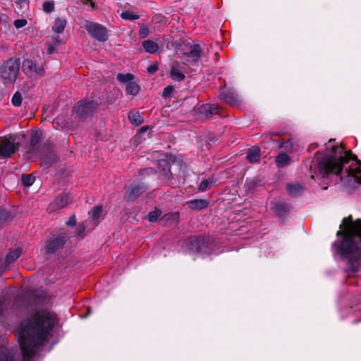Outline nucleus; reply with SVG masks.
Returning <instances> with one entry per match:
<instances>
[{
    "instance_id": "nucleus-5",
    "label": "nucleus",
    "mask_w": 361,
    "mask_h": 361,
    "mask_svg": "<svg viewBox=\"0 0 361 361\" xmlns=\"http://www.w3.org/2000/svg\"><path fill=\"white\" fill-rule=\"evenodd\" d=\"M202 49L200 44H188L185 45L183 52L180 53V59L185 65L196 63L202 56Z\"/></svg>"
},
{
    "instance_id": "nucleus-34",
    "label": "nucleus",
    "mask_w": 361,
    "mask_h": 361,
    "mask_svg": "<svg viewBox=\"0 0 361 361\" xmlns=\"http://www.w3.org/2000/svg\"><path fill=\"white\" fill-rule=\"evenodd\" d=\"M42 7L44 12L50 13L54 9V4L53 1H45Z\"/></svg>"
},
{
    "instance_id": "nucleus-23",
    "label": "nucleus",
    "mask_w": 361,
    "mask_h": 361,
    "mask_svg": "<svg viewBox=\"0 0 361 361\" xmlns=\"http://www.w3.org/2000/svg\"><path fill=\"white\" fill-rule=\"evenodd\" d=\"M286 190L290 195L296 196L303 191L304 188L300 184L295 183L288 185Z\"/></svg>"
},
{
    "instance_id": "nucleus-41",
    "label": "nucleus",
    "mask_w": 361,
    "mask_h": 361,
    "mask_svg": "<svg viewBox=\"0 0 361 361\" xmlns=\"http://www.w3.org/2000/svg\"><path fill=\"white\" fill-rule=\"evenodd\" d=\"M40 138V135L39 133L36 132L35 133L32 134L31 139H30V143L32 145H36Z\"/></svg>"
},
{
    "instance_id": "nucleus-11",
    "label": "nucleus",
    "mask_w": 361,
    "mask_h": 361,
    "mask_svg": "<svg viewBox=\"0 0 361 361\" xmlns=\"http://www.w3.org/2000/svg\"><path fill=\"white\" fill-rule=\"evenodd\" d=\"M73 202L72 196L68 193H62L58 195L55 200L49 204L48 210L50 212L64 208Z\"/></svg>"
},
{
    "instance_id": "nucleus-26",
    "label": "nucleus",
    "mask_w": 361,
    "mask_h": 361,
    "mask_svg": "<svg viewBox=\"0 0 361 361\" xmlns=\"http://www.w3.org/2000/svg\"><path fill=\"white\" fill-rule=\"evenodd\" d=\"M102 214V208L99 206L94 207L90 212V218L92 221L97 222Z\"/></svg>"
},
{
    "instance_id": "nucleus-44",
    "label": "nucleus",
    "mask_w": 361,
    "mask_h": 361,
    "mask_svg": "<svg viewBox=\"0 0 361 361\" xmlns=\"http://www.w3.org/2000/svg\"><path fill=\"white\" fill-rule=\"evenodd\" d=\"M68 226H75L76 224V219L75 216H71L66 222Z\"/></svg>"
},
{
    "instance_id": "nucleus-4",
    "label": "nucleus",
    "mask_w": 361,
    "mask_h": 361,
    "mask_svg": "<svg viewBox=\"0 0 361 361\" xmlns=\"http://www.w3.org/2000/svg\"><path fill=\"white\" fill-rule=\"evenodd\" d=\"M21 63L20 59L11 57L0 63V78L4 84H13L18 78Z\"/></svg>"
},
{
    "instance_id": "nucleus-9",
    "label": "nucleus",
    "mask_w": 361,
    "mask_h": 361,
    "mask_svg": "<svg viewBox=\"0 0 361 361\" xmlns=\"http://www.w3.org/2000/svg\"><path fill=\"white\" fill-rule=\"evenodd\" d=\"M134 75L130 73H118L117 80L122 83L126 84V92L129 94L135 95L139 92L138 85L133 81Z\"/></svg>"
},
{
    "instance_id": "nucleus-16",
    "label": "nucleus",
    "mask_w": 361,
    "mask_h": 361,
    "mask_svg": "<svg viewBox=\"0 0 361 361\" xmlns=\"http://www.w3.org/2000/svg\"><path fill=\"white\" fill-rule=\"evenodd\" d=\"M188 207L195 210H200L209 206V202L203 199L191 200L187 202Z\"/></svg>"
},
{
    "instance_id": "nucleus-22",
    "label": "nucleus",
    "mask_w": 361,
    "mask_h": 361,
    "mask_svg": "<svg viewBox=\"0 0 361 361\" xmlns=\"http://www.w3.org/2000/svg\"><path fill=\"white\" fill-rule=\"evenodd\" d=\"M276 163L279 167H284L290 163V158L286 154L281 153L276 157Z\"/></svg>"
},
{
    "instance_id": "nucleus-20",
    "label": "nucleus",
    "mask_w": 361,
    "mask_h": 361,
    "mask_svg": "<svg viewBox=\"0 0 361 361\" xmlns=\"http://www.w3.org/2000/svg\"><path fill=\"white\" fill-rule=\"evenodd\" d=\"M142 47L147 52L150 54H154L159 49L158 44L149 39L144 41L142 42Z\"/></svg>"
},
{
    "instance_id": "nucleus-45",
    "label": "nucleus",
    "mask_w": 361,
    "mask_h": 361,
    "mask_svg": "<svg viewBox=\"0 0 361 361\" xmlns=\"http://www.w3.org/2000/svg\"><path fill=\"white\" fill-rule=\"evenodd\" d=\"M148 34V29L147 27H142L140 29V35L142 37H145Z\"/></svg>"
},
{
    "instance_id": "nucleus-2",
    "label": "nucleus",
    "mask_w": 361,
    "mask_h": 361,
    "mask_svg": "<svg viewBox=\"0 0 361 361\" xmlns=\"http://www.w3.org/2000/svg\"><path fill=\"white\" fill-rule=\"evenodd\" d=\"M361 161L350 151H344L342 146L334 145L330 140L326 145L324 156L318 157L317 170L322 177L330 173L341 176L349 187L361 184Z\"/></svg>"
},
{
    "instance_id": "nucleus-25",
    "label": "nucleus",
    "mask_w": 361,
    "mask_h": 361,
    "mask_svg": "<svg viewBox=\"0 0 361 361\" xmlns=\"http://www.w3.org/2000/svg\"><path fill=\"white\" fill-rule=\"evenodd\" d=\"M218 111V108L214 105L207 104L201 106V112L204 113L207 117L217 114Z\"/></svg>"
},
{
    "instance_id": "nucleus-32",
    "label": "nucleus",
    "mask_w": 361,
    "mask_h": 361,
    "mask_svg": "<svg viewBox=\"0 0 361 361\" xmlns=\"http://www.w3.org/2000/svg\"><path fill=\"white\" fill-rule=\"evenodd\" d=\"M283 147L288 152H293L298 150L297 146L295 145L290 140H287Z\"/></svg>"
},
{
    "instance_id": "nucleus-42",
    "label": "nucleus",
    "mask_w": 361,
    "mask_h": 361,
    "mask_svg": "<svg viewBox=\"0 0 361 361\" xmlns=\"http://www.w3.org/2000/svg\"><path fill=\"white\" fill-rule=\"evenodd\" d=\"M86 229V226L84 224H80L77 227V233L78 236H82Z\"/></svg>"
},
{
    "instance_id": "nucleus-13",
    "label": "nucleus",
    "mask_w": 361,
    "mask_h": 361,
    "mask_svg": "<svg viewBox=\"0 0 361 361\" xmlns=\"http://www.w3.org/2000/svg\"><path fill=\"white\" fill-rule=\"evenodd\" d=\"M66 242V236L63 235H53L48 241L46 247L47 252L53 253L57 250L63 247Z\"/></svg>"
},
{
    "instance_id": "nucleus-37",
    "label": "nucleus",
    "mask_w": 361,
    "mask_h": 361,
    "mask_svg": "<svg viewBox=\"0 0 361 361\" xmlns=\"http://www.w3.org/2000/svg\"><path fill=\"white\" fill-rule=\"evenodd\" d=\"M173 92V87L172 85H168L166 87L162 92V97L164 98H168L171 96L172 92Z\"/></svg>"
},
{
    "instance_id": "nucleus-43",
    "label": "nucleus",
    "mask_w": 361,
    "mask_h": 361,
    "mask_svg": "<svg viewBox=\"0 0 361 361\" xmlns=\"http://www.w3.org/2000/svg\"><path fill=\"white\" fill-rule=\"evenodd\" d=\"M157 70H158V66H157V65H156V64L150 65V66L147 68V71H148V73H149L150 74H154V73Z\"/></svg>"
},
{
    "instance_id": "nucleus-46",
    "label": "nucleus",
    "mask_w": 361,
    "mask_h": 361,
    "mask_svg": "<svg viewBox=\"0 0 361 361\" xmlns=\"http://www.w3.org/2000/svg\"><path fill=\"white\" fill-rule=\"evenodd\" d=\"M47 51L49 54H53L54 53V47L53 45L49 44L47 47Z\"/></svg>"
},
{
    "instance_id": "nucleus-35",
    "label": "nucleus",
    "mask_w": 361,
    "mask_h": 361,
    "mask_svg": "<svg viewBox=\"0 0 361 361\" xmlns=\"http://www.w3.org/2000/svg\"><path fill=\"white\" fill-rule=\"evenodd\" d=\"M56 161V158L54 155L46 157L43 161V164L46 167H50Z\"/></svg>"
},
{
    "instance_id": "nucleus-1",
    "label": "nucleus",
    "mask_w": 361,
    "mask_h": 361,
    "mask_svg": "<svg viewBox=\"0 0 361 361\" xmlns=\"http://www.w3.org/2000/svg\"><path fill=\"white\" fill-rule=\"evenodd\" d=\"M57 315L47 310L37 311L22 322L18 329L23 361H30L49 342L58 322Z\"/></svg>"
},
{
    "instance_id": "nucleus-7",
    "label": "nucleus",
    "mask_w": 361,
    "mask_h": 361,
    "mask_svg": "<svg viewBox=\"0 0 361 361\" xmlns=\"http://www.w3.org/2000/svg\"><path fill=\"white\" fill-rule=\"evenodd\" d=\"M97 104L93 101H80L74 107V114L81 118L90 116L97 109Z\"/></svg>"
},
{
    "instance_id": "nucleus-15",
    "label": "nucleus",
    "mask_w": 361,
    "mask_h": 361,
    "mask_svg": "<svg viewBox=\"0 0 361 361\" xmlns=\"http://www.w3.org/2000/svg\"><path fill=\"white\" fill-rule=\"evenodd\" d=\"M22 67L25 74L31 75L36 73L37 75H42L44 72V69L42 66H37L36 63L28 59L23 61Z\"/></svg>"
},
{
    "instance_id": "nucleus-24",
    "label": "nucleus",
    "mask_w": 361,
    "mask_h": 361,
    "mask_svg": "<svg viewBox=\"0 0 361 361\" xmlns=\"http://www.w3.org/2000/svg\"><path fill=\"white\" fill-rule=\"evenodd\" d=\"M128 118L130 122L135 126H139L143 122V118L140 116V113L136 111H130L128 113Z\"/></svg>"
},
{
    "instance_id": "nucleus-33",
    "label": "nucleus",
    "mask_w": 361,
    "mask_h": 361,
    "mask_svg": "<svg viewBox=\"0 0 361 361\" xmlns=\"http://www.w3.org/2000/svg\"><path fill=\"white\" fill-rule=\"evenodd\" d=\"M160 214H161V212L159 211H157V210L151 212L148 214L147 219L150 222H154V221H156L158 219V218L159 217Z\"/></svg>"
},
{
    "instance_id": "nucleus-19",
    "label": "nucleus",
    "mask_w": 361,
    "mask_h": 361,
    "mask_svg": "<svg viewBox=\"0 0 361 361\" xmlns=\"http://www.w3.org/2000/svg\"><path fill=\"white\" fill-rule=\"evenodd\" d=\"M170 75L173 80L183 81L185 76L177 66H172L170 71Z\"/></svg>"
},
{
    "instance_id": "nucleus-17",
    "label": "nucleus",
    "mask_w": 361,
    "mask_h": 361,
    "mask_svg": "<svg viewBox=\"0 0 361 361\" xmlns=\"http://www.w3.org/2000/svg\"><path fill=\"white\" fill-rule=\"evenodd\" d=\"M260 157V150L258 147H252L247 152L246 159L250 163H256Z\"/></svg>"
},
{
    "instance_id": "nucleus-29",
    "label": "nucleus",
    "mask_w": 361,
    "mask_h": 361,
    "mask_svg": "<svg viewBox=\"0 0 361 361\" xmlns=\"http://www.w3.org/2000/svg\"><path fill=\"white\" fill-rule=\"evenodd\" d=\"M121 17L124 20H133L139 18V16L130 11H123Z\"/></svg>"
},
{
    "instance_id": "nucleus-8",
    "label": "nucleus",
    "mask_w": 361,
    "mask_h": 361,
    "mask_svg": "<svg viewBox=\"0 0 361 361\" xmlns=\"http://www.w3.org/2000/svg\"><path fill=\"white\" fill-rule=\"evenodd\" d=\"M85 29L92 37L98 41L105 42L108 39V31L100 24L87 22L85 24Z\"/></svg>"
},
{
    "instance_id": "nucleus-10",
    "label": "nucleus",
    "mask_w": 361,
    "mask_h": 361,
    "mask_svg": "<svg viewBox=\"0 0 361 361\" xmlns=\"http://www.w3.org/2000/svg\"><path fill=\"white\" fill-rule=\"evenodd\" d=\"M211 245L212 244L203 237H199L190 241V249L200 254H212L209 250Z\"/></svg>"
},
{
    "instance_id": "nucleus-27",
    "label": "nucleus",
    "mask_w": 361,
    "mask_h": 361,
    "mask_svg": "<svg viewBox=\"0 0 361 361\" xmlns=\"http://www.w3.org/2000/svg\"><path fill=\"white\" fill-rule=\"evenodd\" d=\"M20 250H15L10 252L6 256V262L9 264L16 261L20 257Z\"/></svg>"
},
{
    "instance_id": "nucleus-3",
    "label": "nucleus",
    "mask_w": 361,
    "mask_h": 361,
    "mask_svg": "<svg viewBox=\"0 0 361 361\" xmlns=\"http://www.w3.org/2000/svg\"><path fill=\"white\" fill-rule=\"evenodd\" d=\"M340 228L337 235L341 239L334 242L333 247L346 262L348 276H354L361 271V219L353 221L350 216L344 218Z\"/></svg>"
},
{
    "instance_id": "nucleus-21",
    "label": "nucleus",
    "mask_w": 361,
    "mask_h": 361,
    "mask_svg": "<svg viewBox=\"0 0 361 361\" xmlns=\"http://www.w3.org/2000/svg\"><path fill=\"white\" fill-rule=\"evenodd\" d=\"M66 25V20L63 18H56L52 27V30L56 33H61Z\"/></svg>"
},
{
    "instance_id": "nucleus-40",
    "label": "nucleus",
    "mask_w": 361,
    "mask_h": 361,
    "mask_svg": "<svg viewBox=\"0 0 361 361\" xmlns=\"http://www.w3.org/2000/svg\"><path fill=\"white\" fill-rule=\"evenodd\" d=\"M211 184H212V181L211 180H207V179L204 180L200 184L199 190H201V191H204V190H206L209 187V185Z\"/></svg>"
},
{
    "instance_id": "nucleus-48",
    "label": "nucleus",
    "mask_w": 361,
    "mask_h": 361,
    "mask_svg": "<svg viewBox=\"0 0 361 361\" xmlns=\"http://www.w3.org/2000/svg\"><path fill=\"white\" fill-rule=\"evenodd\" d=\"M90 4L91 8H93L94 7L93 3L90 1Z\"/></svg>"
},
{
    "instance_id": "nucleus-31",
    "label": "nucleus",
    "mask_w": 361,
    "mask_h": 361,
    "mask_svg": "<svg viewBox=\"0 0 361 361\" xmlns=\"http://www.w3.org/2000/svg\"><path fill=\"white\" fill-rule=\"evenodd\" d=\"M11 102L15 106H20L22 103V95L19 92H16L11 99Z\"/></svg>"
},
{
    "instance_id": "nucleus-18",
    "label": "nucleus",
    "mask_w": 361,
    "mask_h": 361,
    "mask_svg": "<svg viewBox=\"0 0 361 361\" xmlns=\"http://www.w3.org/2000/svg\"><path fill=\"white\" fill-rule=\"evenodd\" d=\"M289 210V206L288 204L278 202L273 206V211L278 215L282 216L288 212Z\"/></svg>"
},
{
    "instance_id": "nucleus-36",
    "label": "nucleus",
    "mask_w": 361,
    "mask_h": 361,
    "mask_svg": "<svg viewBox=\"0 0 361 361\" xmlns=\"http://www.w3.org/2000/svg\"><path fill=\"white\" fill-rule=\"evenodd\" d=\"M9 215L6 210L0 209V224L6 223L9 221Z\"/></svg>"
},
{
    "instance_id": "nucleus-6",
    "label": "nucleus",
    "mask_w": 361,
    "mask_h": 361,
    "mask_svg": "<svg viewBox=\"0 0 361 361\" xmlns=\"http://www.w3.org/2000/svg\"><path fill=\"white\" fill-rule=\"evenodd\" d=\"M17 149L18 144L16 143L15 137L10 135L0 137V159L9 157Z\"/></svg>"
},
{
    "instance_id": "nucleus-14",
    "label": "nucleus",
    "mask_w": 361,
    "mask_h": 361,
    "mask_svg": "<svg viewBox=\"0 0 361 361\" xmlns=\"http://www.w3.org/2000/svg\"><path fill=\"white\" fill-rule=\"evenodd\" d=\"M147 188L143 183H137L131 186L126 192L124 198L128 201H134L147 190Z\"/></svg>"
},
{
    "instance_id": "nucleus-39",
    "label": "nucleus",
    "mask_w": 361,
    "mask_h": 361,
    "mask_svg": "<svg viewBox=\"0 0 361 361\" xmlns=\"http://www.w3.org/2000/svg\"><path fill=\"white\" fill-rule=\"evenodd\" d=\"M16 3L19 6L20 10L27 9L29 4V0H16Z\"/></svg>"
},
{
    "instance_id": "nucleus-12",
    "label": "nucleus",
    "mask_w": 361,
    "mask_h": 361,
    "mask_svg": "<svg viewBox=\"0 0 361 361\" xmlns=\"http://www.w3.org/2000/svg\"><path fill=\"white\" fill-rule=\"evenodd\" d=\"M219 97L226 103L229 104L231 106L238 105L240 102V99L238 94L234 90L227 89L226 87L221 89Z\"/></svg>"
},
{
    "instance_id": "nucleus-47",
    "label": "nucleus",
    "mask_w": 361,
    "mask_h": 361,
    "mask_svg": "<svg viewBox=\"0 0 361 361\" xmlns=\"http://www.w3.org/2000/svg\"><path fill=\"white\" fill-rule=\"evenodd\" d=\"M52 43L54 45L56 46L60 43L59 37H52Z\"/></svg>"
},
{
    "instance_id": "nucleus-38",
    "label": "nucleus",
    "mask_w": 361,
    "mask_h": 361,
    "mask_svg": "<svg viewBox=\"0 0 361 361\" xmlns=\"http://www.w3.org/2000/svg\"><path fill=\"white\" fill-rule=\"evenodd\" d=\"M27 22L25 19H17L14 21L13 25L17 28H22L27 25Z\"/></svg>"
},
{
    "instance_id": "nucleus-28",
    "label": "nucleus",
    "mask_w": 361,
    "mask_h": 361,
    "mask_svg": "<svg viewBox=\"0 0 361 361\" xmlns=\"http://www.w3.org/2000/svg\"><path fill=\"white\" fill-rule=\"evenodd\" d=\"M0 361H13L11 355L4 347H0Z\"/></svg>"
},
{
    "instance_id": "nucleus-30",
    "label": "nucleus",
    "mask_w": 361,
    "mask_h": 361,
    "mask_svg": "<svg viewBox=\"0 0 361 361\" xmlns=\"http://www.w3.org/2000/svg\"><path fill=\"white\" fill-rule=\"evenodd\" d=\"M35 180V178L32 176V174L29 175H23L22 176V182L24 185L29 187L31 186Z\"/></svg>"
}]
</instances>
